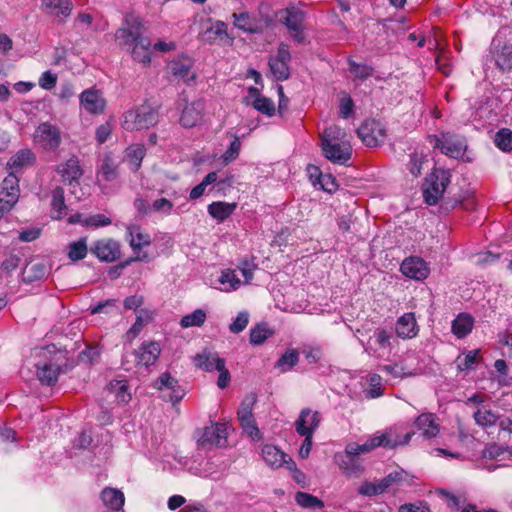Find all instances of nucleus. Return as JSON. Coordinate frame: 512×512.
Here are the masks:
<instances>
[{
	"mask_svg": "<svg viewBox=\"0 0 512 512\" xmlns=\"http://www.w3.org/2000/svg\"><path fill=\"white\" fill-rule=\"evenodd\" d=\"M159 120L158 111L150 106H138L126 111L121 126L126 131H138L154 126Z\"/></svg>",
	"mask_w": 512,
	"mask_h": 512,
	"instance_id": "1",
	"label": "nucleus"
},
{
	"mask_svg": "<svg viewBox=\"0 0 512 512\" xmlns=\"http://www.w3.org/2000/svg\"><path fill=\"white\" fill-rule=\"evenodd\" d=\"M451 174L448 170L434 169L425 179L423 197L428 205H435L442 198L450 183Z\"/></svg>",
	"mask_w": 512,
	"mask_h": 512,
	"instance_id": "2",
	"label": "nucleus"
},
{
	"mask_svg": "<svg viewBox=\"0 0 512 512\" xmlns=\"http://www.w3.org/2000/svg\"><path fill=\"white\" fill-rule=\"evenodd\" d=\"M393 332L385 328H378L369 338L365 352L377 359H388L392 351Z\"/></svg>",
	"mask_w": 512,
	"mask_h": 512,
	"instance_id": "3",
	"label": "nucleus"
},
{
	"mask_svg": "<svg viewBox=\"0 0 512 512\" xmlns=\"http://www.w3.org/2000/svg\"><path fill=\"white\" fill-rule=\"evenodd\" d=\"M20 196L19 179L10 172L0 183V219L10 212Z\"/></svg>",
	"mask_w": 512,
	"mask_h": 512,
	"instance_id": "4",
	"label": "nucleus"
},
{
	"mask_svg": "<svg viewBox=\"0 0 512 512\" xmlns=\"http://www.w3.org/2000/svg\"><path fill=\"white\" fill-rule=\"evenodd\" d=\"M291 61V54L288 45L280 43L278 46L277 54L269 58L270 72L273 78L277 81H285L290 76L289 62Z\"/></svg>",
	"mask_w": 512,
	"mask_h": 512,
	"instance_id": "5",
	"label": "nucleus"
},
{
	"mask_svg": "<svg viewBox=\"0 0 512 512\" xmlns=\"http://www.w3.org/2000/svg\"><path fill=\"white\" fill-rule=\"evenodd\" d=\"M321 149L324 157L334 164L348 165L352 157V146L349 140L321 143Z\"/></svg>",
	"mask_w": 512,
	"mask_h": 512,
	"instance_id": "6",
	"label": "nucleus"
},
{
	"mask_svg": "<svg viewBox=\"0 0 512 512\" xmlns=\"http://www.w3.org/2000/svg\"><path fill=\"white\" fill-rule=\"evenodd\" d=\"M362 142L368 147H376L386 137L385 126L377 120H366L357 130Z\"/></svg>",
	"mask_w": 512,
	"mask_h": 512,
	"instance_id": "7",
	"label": "nucleus"
},
{
	"mask_svg": "<svg viewBox=\"0 0 512 512\" xmlns=\"http://www.w3.org/2000/svg\"><path fill=\"white\" fill-rule=\"evenodd\" d=\"M227 430V424L214 423L203 429L198 442L204 448L225 447L228 436Z\"/></svg>",
	"mask_w": 512,
	"mask_h": 512,
	"instance_id": "8",
	"label": "nucleus"
},
{
	"mask_svg": "<svg viewBox=\"0 0 512 512\" xmlns=\"http://www.w3.org/2000/svg\"><path fill=\"white\" fill-rule=\"evenodd\" d=\"M286 16L283 19L284 24L290 31L291 37L299 44L305 42L304 20L305 14L298 8L290 7L286 9Z\"/></svg>",
	"mask_w": 512,
	"mask_h": 512,
	"instance_id": "9",
	"label": "nucleus"
},
{
	"mask_svg": "<svg viewBox=\"0 0 512 512\" xmlns=\"http://www.w3.org/2000/svg\"><path fill=\"white\" fill-rule=\"evenodd\" d=\"M322 421V415L319 411H313L310 408H303L294 425L298 435H314Z\"/></svg>",
	"mask_w": 512,
	"mask_h": 512,
	"instance_id": "10",
	"label": "nucleus"
},
{
	"mask_svg": "<svg viewBox=\"0 0 512 512\" xmlns=\"http://www.w3.org/2000/svg\"><path fill=\"white\" fill-rule=\"evenodd\" d=\"M436 147L449 157L459 158L464 154L467 145L463 137L452 133H444L441 138L436 139Z\"/></svg>",
	"mask_w": 512,
	"mask_h": 512,
	"instance_id": "11",
	"label": "nucleus"
},
{
	"mask_svg": "<svg viewBox=\"0 0 512 512\" xmlns=\"http://www.w3.org/2000/svg\"><path fill=\"white\" fill-rule=\"evenodd\" d=\"M125 24V27L117 30L116 38L122 45L134 46L139 33H142V20L140 17L130 14L125 17Z\"/></svg>",
	"mask_w": 512,
	"mask_h": 512,
	"instance_id": "12",
	"label": "nucleus"
},
{
	"mask_svg": "<svg viewBox=\"0 0 512 512\" xmlns=\"http://www.w3.org/2000/svg\"><path fill=\"white\" fill-rule=\"evenodd\" d=\"M35 141L45 150H55L61 142L60 132L50 123H41L36 129Z\"/></svg>",
	"mask_w": 512,
	"mask_h": 512,
	"instance_id": "13",
	"label": "nucleus"
},
{
	"mask_svg": "<svg viewBox=\"0 0 512 512\" xmlns=\"http://www.w3.org/2000/svg\"><path fill=\"white\" fill-rule=\"evenodd\" d=\"M91 252L100 261L114 262L120 257V244L113 239H101L94 243Z\"/></svg>",
	"mask_w": 512,
	"mask_h": 512,
	"instance_id": "14",
	"label": "nucleus"
},
{
	"mask_svg": "<svg viewBox=\"0 0 512 512\" xmlns=\"http://www.w3.org/2000/svg\"><path fill=\"white\" fill-rule=\"evenodd\" d=\"M400 271L406 277L414 280H424L430 272L428 264L419 257L406 258L400 266Z\"/></svg>",
	"mask_w": 512,
	"mask_h": 512,
	"instance_id": "15",
	"label": "nucleus"
},
{
	"mask_svg": "<svg viewBox=\"0 0 512 512\" xmlns=\"http://www.w3.org/2000/svg\"><path fill=\"white\" fill-rule=\"evenodd\" d=\"M80 103L90 114H102L106 107L102 93L95 89L84 90L80 95Z\"/></svg>",
	"mask_w": 512,
	"mask_h": 512,
	"instance_id": "16",
	"label": "nucleus"
},
{
	"mask_svg": "<svg viewBox=\"0 0 512 512\" xmlns=\"http://www.w3.org/2000/svg\"><path fill=\"white\" fill-rule=\"evenodd\" d=\"M41 8L63 23L71 15L73 5L70 0H41Z\"/></svg>",
	"mask_w": 512,
	"mask_h": 512,
	"instance_id": "17",
	"label": "nucleus"
},
{
	"mask_svg": "<svg viewBox=\"0 0 512 512\" xmlns=\"http://www.w3.org/2000/svg\"><path fill=\"white\" fill-rule=\"evenodd\" d=\"M160 353H161V348H160L159 343H157L155 341L144 342L134 352L135 361H136L137 365L149 367L156 362V360L160 356Z\"/></svg>",
	"mask_w": 512,
	"mask_h": 512,
	"instance_id": "18",
	"label": "nucleus"
},
{
	"mask_svg": "<svg viewBox=\"0 0 512 512\" xmlns=\"http://www.w3.org/2000/svg\"><path fill=\"white\" fill-rule=\"evenodd\" d=\"M57 172L61 175L63 181L70 186L78 185L83 175L79 159L76 156H71L65 163L59 165Z\"/></svg>",
	"mask_w": 512,
	"mask_h": 512,
	"instance_id": "19",
	"label": "nucleus"
},
{
	"mask_svg": "<svg viewBox=\"0 0 512 512\" xmlns=\"http://www.w3.org/2000/svg\"><path fill=\"white\" fill-rule=\"evenodd\" d=\"M262 457L267 465L273 468H279L284 464L288 469H292L294 462L283 451L274 445L266 444L262 448Z\"/></svg>",
	"mask_w": 512,
	"mask_h": 512,
	"instance_id": "20",
	"label": "nucleus"
},
{
	"mask_svg": "<svg viewBox=\"0 0 512 512\" xmlns=\"http://www.w3.org/2000/svg\"><path fill=\"white\" fill-rule=\"evenodd\" d=\"M195 365L207 372L217 369H223L226 364L225 359L219 357L218 353L208 349H204L194 357Z\"/></svg>",
	"mask_w": 512,
	"mask_h": 512,
	"instance_id": "21",
	"label": "nucleus"
},
{
	"mask_svg": "<svg viewBox=\"0 0 512 512\" xmlns=\"http://www.w3.org/2000/svg\"><path fill=\"white\" fill-rule=\"evenodd\" d=\"M396 334L402 339H411L417 336L419 328L414 313L408 312L400 316L396 322Z\"/></svg>",
	"mask_w": 512,
	"mask_h": 512,
	"instance_id": "22",
	"label": "nucleus"
},
{
	"mask_svg": "<svg viewBox=\"0 0 512 512\" xmlns=\"http://www.w3.org/2000/svg\"><path fill=\"white\" fill-rule=\"evenodd\" d=\"M204 103L197 100L188 103L181 114L180 123L183 127L191 128L196 126L202 119Z\"/></svg>",
	"mask_w": 512,
	"mask_h": 512,
	"instance_id": "23",
	"label": "nucleus"
},
{
	"mask_svg": "<svg viewBox=\"0 0 512 512\" xmlns=\"http://www.w3.org/2000/svg\"><path fill=\"white\" fill-rule=\"evenodd\" d=\"M100 498L103 505L108 509L107 511L124 512L122 508L124 506L125 497L122 491L116 488L106 487L102 490Z\"/></svg>",
	"mask_w": 512,
	"mask_h": 512,
	"instance_id": "24",
	"label": "nucleus"
},
{
	"mask_svg": "<svg viewBox=\"0 0 512 512\" xmlns=\"http://www.w3.org/2000/svg\"><path fill=\"white\" fill-rule=\"evenodd\" d=\"M232 179H233V177H228L226 179L218 181L217 172H215V171L209 172L203 178V180L190 191L189 198L191 200H196V199L200 198L202 195H204L206 188L209 185L214 184V183H216V185L218 187H220V189L222 187H224L225 185L229 186L232 183Z\"/></svg>",
	"mask_w": 512,
	"mask_h": 512,
	"instance_id": "25",
	"label": "nucleus"
},
{
	"mask_svg": "<svg viewBox=\"0 0 512 512\" xmlns=\"http://www.w3.org/2000/svg\"><path fill=\"white\" fill-rule=\"evenodd\" d=\"M35 154L28 148L20 149L7 162V168L15 174L35 163Z\"/></svg>",
	"mask_w": 512,
	"mask_h": 512,
	"instance_id": "26",
	"label": "nucleus"
},
{
	"mask_svg": "<svg viewBox=\"0 0 512 512\" xmlns=\"http://www.w3.org/2000/svg\"><path fill=\"white\" fill-rule=\"evenodd\" d=\"M168 67L174 76L182 79L187 84L191 83L196 78L195 73L192 71V62L188 58L174 60Z\"/></svg>",
	"mask_w": 512,
	"mask_h": 512,
	"instance_id": "27",
	"label": "nucleus"
},
{
	"mask_svg": "<svg viewBox=\"0 0 512 512\" xmlns=\"http://www.w3.org/2000/svg\"><path fill=\"white\" fill-rule=\"evenodd\" d=\"M236 208V203L215 201L208 205L207 210L213 219H215L218 223H221L228 219L234 213Z\"/></svg>",
	"mask_w": 512,
	"mask_h": 512,
	"instance_id": "28",
	"label": "nucleus"
},
{
	"mask_svg": "<svg viewBox=\"0 0 512 512\" xmlns=\"http://www.w3.org/2000/svg\"><path fill=\"white\" fill-rule=\"evenodd\" d=\"M61 372V367L57 363L45 362L42 365H37V377L41 383L46 385L55 384Z\"/></svg>",
	"mask_w": 512,
	"mask_h": 512,
	"instance_id": "29",
	"label": "nucleus"
},
{
	"mask_svg": "<svg viewBox=\"0 0 512 512\" xmlns=\"http://www.w3.org/2000/svg\"><path fill=\"white\" fill-rule=\"evenodd\" d=\"M473 419L477 425L488 428L494 426L497 422L499 423L501 418L489 406L482 405L473 412Z\"/></svg>",
	"mask_w": 512,
	"mask_h": 512,
	"instance_id": "30",
	"label": "nucleus"
},
{
	"mask_svg": "<svg viewBox=\"0 0 512 512\" xmlns=\"http://www.w3.org/2000/svg\"><path fill=\"white\" fill-rule=\"evenodd\" d=\"M474 319L467 313H460L452 322V333L459 339L465 338L471 333Z\"/></svg>",
	"mask_w": 512,
	"mask_h": 512,
	"instance_id": "31",
	"label": "nucleus"
},
{
	"mask_svg": "<svg viewBox=\"0 0 512 512\" xmlns=\"http://www.w3.org/2000/svg\"><path fill=\"white\" fill-rule=\"evenodd\" d=\"M127 233L129 236V244L135 253L142 247L151 244L150 235L142 232L141 228L137 225L127 226Z\"/></svg>",
	"mask_w": 512,
	"mask_h": 512,
	"instance_id": "32",
	"label": "nucleus"
},
{
	"mask_svg": "<svg viewBox=\"0 0 512 512\" xmlns=\"http://www.w3.org/2000/svg\"><path fill=\"white\" fill-rule=\"evenodd\" d=\"M48 273V268L46 264L42 262H30L23 269L22 276L23 281L27 283H32L35 281H39L45 278Z\"/></svg>",
	"mask_w": 512,
	"mask_h": 512,
	"instance_id": "33",
	"label": "nucleus"
},
{
	"mask_svg": "<svg viewBox=\"0 0 512 512\" xmlns=\"http://www.w3.org/2000/svg\"><path fill=\"white\" fill-rule=\"evenodd\" d=\"M145 154L146 148L142 144H133L126 149L125 158L132 171H138Z\"/></svg>",
	"mask_w": 512,
	"mask_h": 512,
	"instance_id": "34",
	"label": "nucleus"
},
{
	"mask_svg": "<svg viewBox=\"0 0 512 512\" xmlns=\"http://www.w3.org/2000/svg\"><path fill=\"white\" fill-rule=\"evenodd\" d=\"M67 213V206L64 200V189L56 187L52 192L51 217L53 219H62Z\"/></svg>",
	"mask_w": 512,
	"mask_h": 512,
	"instance_id": "35",
	"label": "nucleus"
},
{
	"mask_svg": "<svg viewBox=\"0 0 512 512\" xmlns=\"http://www.w3.org/2000/svg\"><path fill=\"white\" fill-rule=\"evenodd\" d=\"M416 426L427 438L435 437L439 432V426L435 422V416L431 413L420 415L416 420Z\"/></svg>",
	"mask_w": 512,
	"mask_h": 512,
	"instance_id": "36",
	"label": "nucleus"
},
{
	"mask_svg": "<svg viewBox=\"0 0 512 512\" xmlns=\"http://www.w3.org/2000/svg\"><path fill=\"white\" fill-rule=\"evenodd\" d=\"M98 177L104 181H114L118 177V165L110 155H105L98 168Z\"/></svg>",
	"mask_w": 512,
	"mask_h": 512,
	"instance_id": "37",
	"label": "nucleus"
},
{
	"mask_svg": "<svg viewBox=\"0 0 512 512\" xmlns=\"http://www.w3.org/2000/svg\"><path fill=\"white\" fill-rule=\"evenodd\" d=\"M412 435V432H408L404 436H401L397 433L395 429H388L385 432H383L385 448L394 449L398 446L406 445L411 440Z\"/></svg>",
	"mask_w": 512,
	"mask_h": 512,
	"instance_id": "38",
	"label": "nucleus"
},
{
	"mask_svg": "<svg viewBox=\"0 0 512 512\" xmlns=\"http://www.w3.org/2000/svg\"><path fill=\"white\" fill-rule=\"evenodd\" d=\"M412 480V476L404 471L403 469H398L393 472H390L383 479L380 480L383 485L385 491L394 485H402L404 483L409 484Z\"/></svg>",
	"mask_w": 512,
	"mask_h": 512,
	"instance_id": "39",
	"label": "nucleus"
},
{
	"mask_svg": "<svg viewBox=\"0 0 512 512\" xmlns=\"http://www.w3.org/2000/svg\"><path fill=\"white\" fill-rule=\"evenodd\" d=\"M218 282L220 284L219 289L224 292L236 290L241 285L240 279L236 276L235 271L231 269L223 270Z\"/></svg>",
	"mask_w": 512,
	"mask_h": 512,
	"instance_id": "40",
	"label": "nucleus"
},
{
	"mask_svg": "<svg viewBox=\"0 0 512 512\" xmlns=\"http://www.w3.org/2000/svg\"><path fill=\"white\" fill-rule=\"evenodd\" d=\"M495 63L502 71L512 69V45L505 44L494 52Z\"/></svg>",
	"mask_w": 512,
	"mask_h": 512,
	"instance_id": "41",
	"label": "nucleus"
},
{
	"mask_svg": "<svg viewBox=\"0 0 512 512\" xmlns=\"http://www.w3.org/2000/svg\"><path fill=\"white\" fill-rule=\"evenodd\" d=\"M299 361V354L294 349L287 350L276 362L275 367L281 372L292 369Z\"/></svg>",
	"mask_w": 512,
	"mask_h": 512,
	"instance_id": "42",
	"label": "nucleus"
},
{
	"mask_svg": "<svg viewBox=\"0 0 512 512\" xmlns=\"http://www.w3.org/2000/svg\"><path fill=\"white\" fill-rule=\"evenodd\" d=\"M349 140L347 133L337 125L327 127L321 135V143H334Z\"/></svg>",
	"mask_w": 512,
	"mask_h": 512,
	"instance_id": "43",
	"label": "nucleus"
},
{
	"mask_svg": "<svg viewBox=\"0 0 512 512\" xmlns=\"http://www.w3.org/2000/svg\"><path fill=\"white\" fill-rule=\"evenodd\" d=\"M256 402H257V396L255 394H249L244 397V399L242 400V402L239 406L238 412H237L239 421H242L245 419L249 420L250 418L254 417L253 409H254V405Z\"/></svg>",
	"mask_w": 512,
	"mask_h": 512,
	"instance_id": "44",
	"label": "nucleus"
},
{
	"mask_svg": "<svg viewBox=\"0 0 512 512\" xmlns=\"http://www.w3.org/2000/svg\"><path fill=\"white\" fill-rule=\"evenodd\" d=\"M88 252L85 238L74 241L68 246V257L72 261H79L86 257Z\"/></svg>",
	"mask_w": 512,
	"mask_h": 512,
	"instance_id": "45",
	"label": "nucleus"
},
{
	"mask_svg": "<svg viewBox=\"0 0 512 512\" xmlns=\"http://www.w3.org/2000/svg\"><path fill=\"white\" fill-rule=\"evenodd\" d=\"M427 162V155L414 152L409 155L407 169L413 177H418L422 173L423 165Z\"/></svg>",
	"mask_w": 512,
	"mask_h": 512,
	"instance_id": "46",
	"label": "nucleus"
},
{
	"mask_svg": "<svg viewBox=\"0 0 512 512\" xmlns=\"http://www.w3.org/2000/svg\"><path fill=\"white\" fill-rule=\"evenodd\" d=\"M206 320V313L202 309H196L192 313L182 317L180 325L182 328L200 327Z\"/></svg>",
	"mask_w": 512,
	"mask_h": 512,
	"instance_id": "47",
	"label": "nucleus"
},
{
	"mask_svg": "<svg viewBox=\"0 0 512 512\" xmlns=\"http://www.w3.org/2000/svg\"><path fill=\"white\" fill-rule=\"evenodd\" d=\"M272 334L273 332L267 327L266 324H257L250 331V343L253 345H261Z\"/></svg>",
	"mask_w": 512,
	"mask_h": 512,
	"instance_id": "48",
	"label": "nucleus"
},
{
	"mask_svg": "<svg viewBox=\"0 0 512 512\" xmlns=\"http://www.w3.org/2000/svg\"><path fill=\"white\" fill-rule=\"evenodd\" d=\"M495 145L502 151L512 150V131L507 128L500 129L494 139Z\"/></svg>",
	"mask_w": 512,
	"mask_h": 512,
	"instance_id": "49",
	"label": "nucleus"
},
{
	"mask_svg": "<svg viewBox=\"0 0 512 512\" xmlns=\"http://www.w3.org/2000/svg\"><path fill=\"white\" fill-rule=\"evenodd\" d=\"M295 501L303 508L320 509L324 506V503L319 498L305 492H297L295 495Z\"/></svg>",
	"mask_w": 512,
	"mask_h": 512,
	"instance_id": "50",
	"label": "nucleus"
},
{
	"mask_svg": "<svg viewBox=\"0 0 512 512\" xmlns=\"http://www.w3.org/2000/svg\"><path fill=\"white\" fill-rule=\"evenodd\" d=\"M127 384L125 381H115L109 384L111 392L115 393L116 400L119 403H127L131 399V395L127 391Z\"/></svg>",
	"mask_w": 512,
	"mask_h": 512,
	"instance_id": "51",
	"label": "nucleus"
},
{
	"mask_svg": "<svg viewBox=\"0 0 512 512\" xmlns=\"http://www.w3.org/2000/svg\"><path fill=\"white\" fill-rule=\"evenodd\" d=\"M240 150L241 141L238 137H235L234 140L230 143L228 149L221 156L222 164L228 165L229 163L236 160L239 156Z\"/></svg>",
	"mask_w": 512,
	"mask_h": 512,
	"instance_id": "52",
	"label": "nucleus"
},
{
	"mask_svg": "<svg viewBox=\"0 0 512 512\" xmlns=\"http://www.w3.org/2000/svg\"><path fill=\"white\" fill-rule=\"evenodd\" d=\"M478 354H479V350H471V351H468L464 355V357H458L456 360L458 370L465 371V370L473 369L474 365L477 363Z\"/></svg>",
	"mask_w": 512,
	"mask_h": 512,
	"instance_id": "53",
	"label": "nucleus"
},
{
	"mask_svg": "<svg viewBox=\"0 0 512 512\" xmlns=\"http://www.w3.org/2000/svg\"><path fill=\"white\" fill-rule=\"evenodd\" d=\"M385 492L380 480L375 482L365 481L358 488V493L364 496H376Z\"/></svg>",
	"mask_w": 512,
	"mask_h": 512,
	"instance_id": "54",
	"label": "nucleus"
},
{
	"mask_svg": "<svg viewBox=\"0 0 512 512\" xmlns=\"http://www.w3.org/2000/svg\"><path fill=\"white\" fill-rule=\"evenodd\" d=\"M240 422V425L243 429V431L249 436L251 437V439L253 441H259L261 440L262 438V434L257 426V423L253 418H250L249 420L245 419V420H242V421H239Z\"/></svg>",
	"mask_w": 512,
	"mask_h": 512,
	"instance_id": "55",
	"label": "nucleus"
},
{
	"mask_svg": "<svg viewBox=\"0 0 512 512\" xmlns=\"http://www.w3.org/2000/svg\"><path fill=\"white\" fill-rule=\"evenodd\" d=\"M253 107L259 112L272 116L275 113V105L274 102L267 97H258L253 102Z\"/></svg>",
	"mask_w": 512,
	"mask_h": 512,
	"instance_id": "56",
	"label": "nucleus"
},
{
	"mask_svg": "<svg viewBox=\"0 0 512 512\" xmlns=\"http://www.w3.org/2000/svg\"><path fill=\"white\" fill-rule=\"evenodd\" d=\"M150 319L148 311L141 310L133 326L128 330L127 336L135 338Z\"/></svg>",
	"mask_w": 512,
	"mask_h": 512,
	"instance_id": "57",
	"label": "nucleus"
},
{
	"mask_svg": "<svg viewBox=\"0 0 512 512\" xmlns=\"http://www.w3.org/2000/svg\"><path fill=\"white\" fill-rule=\"evenodd\" d=\"M249 323V313L247 311H241L237 314L234 321L229 325V330L233 334H239L242 332Z\"/></svg>",
	"mask_w": 512,
	"mask_h": 512,
	"instance_id": "58",
	"label": "nucleus"
},
{
	"mask_svg": "<svg viewBox=\"0 0 512 512\" xmlns=\"http://www.w3.org/2000/svg\"><path fill=\"white\" fill-rule=\"evenodd\" d=\"M227 35V25L222 21L215 22L209 29L205 31L208 40L215 41Z\"/></svg>",
	"mask_w": 512,
	"mask_h": 512,
	"instance_id": "59",
	"label": "nucleus"
},
{
	"mask_svg": "<svg viewBox=\"0 0 512 512\" xmlns=\"http://www.w3.org/2000/svg\"><path fill=\"white\" fill-rule=\"evenodd\" d=\"M233 18H234V25L237 28H239L245 32H252L254 30L252 20L248 13H239V14L234 13Z\"/></svg>",
	"mask_w": 512,
	"mask_h": 512,
	"instance_id": "60",
	"label": "nucleus"
},
{
	"mask_svg": "<svg viewBox=\"0 0 512 512\" xmlns=\"http://www.w3.org/2000/svg\"><path fill=\"white\" fill-rule=\"evenodd\" d=\"M117 301L115 299H108L102 302L97 303L94 307L91 308L92 314H100V313H112L113 311L118 312V307L116 306Z\"/></svg>",
	"mask_w": 512,
	"mask_h": 512,
	"instance_id": "61",
	"label": "nucleus"
},
{
	"mask_svg": "<svg viewBox=\"0 0 512 512\" xmlns=\"http://www.w3.org/2000/svg\"><path fill=\"white\" fill-rule=\"evenodd\" d=\"M173 203L166 198H159L152 202L151 207L153 212L170 215L173 210Z\"/></svg>",
	"mask_w": 512,
	"mask_h": 512,
	"instance_id": "62",
	"label": "nucleus"
},
{
	"mask_svg": "<svg viewBox=\"0 0 512 512\" xmlns=\"http://www.w3.org/2000/svg\"><path fill=\"white\" fill-rule=\"evenodd\" d=\"M112 130H113V127H112V124L110 121H107V122L101 124L100 126H98L96 129V132H95V137H96L98 144L101 145V144L105 143L111 136Z\"/></svg>",
	"mask_w": 512,
	"mask_h": 512,
	"instance_id": "63",
	"label": "nucleus"
},
{
	"mask_svg": "<svg viewBox=\"0 0 512 512\" xmlns=\"http://www.w3.org/2000/svg\"><path fill=\"white\" fill-rule=\"evenodd\" d=\"M112 223V220L105 216L104 214H95L92 216L87 217L83 225L85 226H94V227H102V226H108Z\"/></svg>",
	"mask_w": 512,
	"mask_h": 512,
	"instance_id": "64",
	"label": "nucleus"
}]
</instances>
